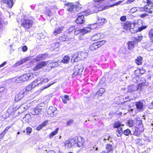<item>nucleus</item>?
Returning a JSON list of instances; mask_svg holds the SVG:
<instances>
[{"instance_id":"obj_12","label":"nucleus","mask_w":153,"mask_h":153,"mask_svg":"<svg viewBox=\"0 0 153 153\" xmlns=\"http://www.w3.org/2000/svg\"><path fill=\"white\" fill-rule=\"evenodd\" d=\"M123 29L126 30H129L131 27H132V25L134 26V24H131L130 22L127 21L125 23H121Z\"/></svg>"},{"instance_id":"obj_10","label":"nucleus","mask_w":153,"mask_h":153,"mask_svg":"<svg viewBox=\"0 0 153 153\" xmlns=\"http://www.w3.org/2000/svg\"><path fill=\"white\" fill-rule=\"evenodd\" d=\"M147 27L146 25H142L138 29L135 27L133 28H131V27L129 29V30L131 33H135L137 31H141L142 30L146 28Z\"/></svg>"},{"instance_id":"obj_58","label":"nucleus","mask_w":153,"mask_h":153,"mask_svg":"<svg viewBox=\"0 0 153 153\" xmlns=\"http://www.w3.org/2000/svg\"><path fill=\"white\" fill-rule=\"evenodd\" d=\"M4 22L2 20V19H1L0 18V33H1V29L2 28V25L3 23Z\"/></svg>"},{"instance_id":"obj_20","label":"nucleus","mask_w":153,"mask_h":153,"mask_svg":"<svg viewBox=\"0 0 153 153\" xmlns=\"http://www.w3.org/2000/svg\"><path fill=\"white\" fill-rule=\"evenodd\" d=\"M30 59V57H26L25 58H24L22 59H21L20 61L16 63L17 65H21L27 61L29 60Z\"/></svg>"},{"instance_id":"obj_39","label":"nucleus","mask_w":153,"mask_h":153,"mask_svg":"<svg viewBox=\"0 0 153 153\" xmlns=\"http://www.w3.org/2000/svg\"><path fill=\"white\" fill-rule=\"evenodd\" d=\"M105 91V90L104 88H101L99 89V90L97 92V94L99 96H101L102 94Z\"/></svg>"},{"instance_id":"obj_33","label":"nucleus","mask_w":153,"mask_h":153,"mask_svg":"<svg viewBox=\"0 0 153 153\" xmlns=\"http://www.w3.org/2000/svg\"><path fill=\"white\" fill-rule=\"evenodd\" d=\"M134 42L130 41L128 43V49L129 50L132 49L134 47Z\"/></svg>"},{"instance_id":"obj_1","label":"nucleus","mask_w":153,"mask_h":153,"mask_svg":"<svg viewBox=\"0 0 153 153\" xmlns=\"http://www.w3.org/2000/svg\"><path fill=\"white\" fill-rule=\"evenodd\" d=\"M91 10H90L88 8V9L81 13H78L77 14L78 18L76 20V22L77 24H82L85 22L84 19V15L87 16L88 15L92 13L90 12Z\"/></svg>"},{"instance_id":"obj_64","label":"nucleus","mask_w":153,"mask_h":153,"mask_svg":"<svg viewBox=\"0 0 153 153\" xmlns=\"http://www.w3.org/2000/svg\"><path fill=\"white\" fill-rule=\"evenodd\" d=\"M64 99H65L67 100H70V98L69 97V96L66 95H65L63 97Z\"/></svg>"},{"instance_id":"obj_57","label":"nucleus","mask_w":153,"mask_h":153,"mask_svg":"<svg viewBox=\"0 0 153 153\" xmlns=\"http://www.w3.org/2000/svg\"><path fill=\"white\" fill-rule=\"evenodd\" d=\"M6 132L4 131H3L0 134V142L1 140L2 139V138L3 137L4 135L6 133Z\"/></svg>"},{"instance_id":"obj_30","label":"nucleus","mask_w":153,"mask_h":153,"mask_svg":"<svg viewBox=\"0 0 153 153\" xmlns=\"http://www.w3.org/2000/svg\"><path fill=\"white\" fill-rule=\"evenodd\" d=\"M134 72L136 74L138 73L137 76H140L141 74H143L145 72V71L143 69H140L135 71Z\"/></svg>"},{"instance_id":"obj_46","label":"nucleus","mask_w":153,"mask_h":153,"mask_svg":"<svg viewBox=\"0 0 153 153\" xmlns=\"http://www.w3.org/2000/svg\"><path fill=\"white\" fill-rule=\"evenodd\" d=\"M65 146L68 147H70L73 146L72 145V144H71V143H70V141L69 140L66 141L65 143Z\"/></svg>"},{"instance_id":"obj_5","label":"nucleus","mask_w":153,"mask_h":153,"mask_svg":"<svg viewBox=\"0 0 153 153\" xmlns=\"http://www.w3.org/2000/svg\"><path fill=\"white\" fill-rule=\"evenodd\" d=\"M144 131L143 125L142 121H140L138 125H137L135 128L134 134L135 135H138L139 134Z\"/></svg>"},{"instance_id":"obj_63","label":"nucleus","mask_w":153,"mask_h":153,"mask_svg":"<svg viewBox=\"0 0 153 153\" xmlns=\"http://www.w3.org/2000/svg\"><path fill=\"white\" fill-rule=\"evenodd\" d=\"M145 7H140L138 8V11H145Z\"/></svg>"},{"instance_id":"obj_32","label":"nucleus","mask_w":153,"mask_h":153,"mask_svg":"<svg viewBox=\"0 0 153 153\" xmlns=\"http://www.w3.org/2000/svg\"><path fill=\"white\" fill-rule=\"evenodd\" d=\"M110 136L108 134H106L105 135L100 137V139L105 142L106 140H109Z\"/></svg>"},{"instance_id":"obj_8","label":"nucleus","mask_w":153,"mask_h":153,"mask_svg":"<svg viewBox=\"0 0 153 153\" xmlns=\"http://www.w3.org/2000/svg\"><path fill=\"white\" fill-rule=\"evenodd\" d=\"M48 61L40 62L33 67V70L34 71H36L38 70L41 69L43 67L45 66L48 64Z\"/></svg>"},{"instance_id":"obj_43","label":"nucleus","mask_w":153,"mask_h":153,"mask_svg":"<svg viewBox=\"0 0 153 153\" xmlns=\"http://www.w3.org/2000/svg\"><path fill=\"white\" fill-rule=\"evenodd\" d=\"M81 29L79 28H75L74 31V34L75 35H77L81 33Z\"/></svg>"},{"instance_id":"obj_38","label":"nucleus","mask_w":153,"mask_h":153,"mask_svg":"<svg viewBox=\"0 0 153 153\" xmlns=\"http://www.w3.org/2000/svg\"><path fill=\"white\" fill-rule=\"evenodd\" d=\"M41 82L38 80V79H37L34 81L31 84V85L33 86V87L35 88L36 86L38 85Z\"/></svg>"},{"instance_id":"obj_11","label":"nucleus","mask_w":153,"mask_h":153,"mask_svg":"<svg viewBox=\"0 0 153 153\" xmlns=\"http://www.w3.org/2000/svg\"><path fill=\"white\" fill-rule=\"evenodd\" d=\"M26 94L25 93L24 91L23 90L20 91L19 93L15 97V100L18 101L19 100L22 99L24 96L25 95H26Z\"/></svg>"},{"instance_id":"obj_56","label":"nucleus","mask_w":153,"mask_h":153,"mask_svg":"<svg viewBox=\"0 0 153 153\" xmlns=\"http://www.w3.org/2000/svg\"><path fill=\"white\" fill-rule=\"evenodd\" d=\"M130 11L131 12L134 13L138 11V8L137 7H133L131 9Z\"/></svg>"},{"instance_id":"obj_52","label":"nucleus","mask_w":153,"mask_h":153,"mask_svg":"<svg viewBox=\"0 0 153 153\" xmlns=\"http://www.w3.org/2000/svg\"><path fill=\"white\" fill-rule=\"evenodd\" d=\"M40 55L41 56V58L42 60H43L45 59L48 56V55L46 53H43Z\"/></svg>"},{"instance_id":"obj_14","label":"nucleus","mask_w":153,"mask_h":153,"mask_svg":"<svg viewBox=\"0 0 153 153\" xmlns=\"http://www.w3.org/2000/svg\"><path fill=\"white\" fill-rule=\"evenodd\" d=\"M28 106L26 104L24 103L22 105H21L17 109V111H16L18 112V111H19L20 109H22V111L21 112H20L19 111L18 112L19 114H22L23 112L26 110Z\"/></svg>"},{"instance_id":"obj_25","label":"nucleus","mask_w":153,"mask_h":153,"mask_svg":"<svg viewBox=\"0 0 153 153\" xmlns=\"http://www.w3.org/2000/svg\"><path fill=\"white\" fill-rule=\"evenodd\" d=\"M23 120L27 123L30 122L31 119V115L29 114H25L24 116L23 117Z\"/></svg>"},{"instance_id":"obj_28","label":"nucleus","mask_w":153,"mask_h":153,"mask_svg":"<svg viewBox=\"0 0 153 153\" xmlns=\"http://www.w3.org/2000/svg\"><path fill=\"white\" fill-rule=\"evenodd\" d=\"M61 62L57 61L53 63H50V66L52 68H54L56 67H57L60 65Z\"/></svg>"},{"instance_id":"obj_4","label":"nucleus","mask_w":153,"mask_h":153,"mask_svg":"<svg viewBox=\"0 0 153 153\" xmlns=\"http://www.w3.org/2000/svg\"><path fill=\"white\" fill-rule=\"evenodd\" d=\"M105 42L106 41H105L102 40L95 42L90 45L89 47V49L90 50L92 51H94L103 45Z\"/></svg>"},{"instance_id":"obj_27","label":"nucleus","mask_w":153,"mask_h":153,"mask_svg":"<svg viewBox=\"0 0 153 153\" xmlns=\"http://www.w3.org/2000/svg\"><path fill=\"white\" fill-rule=\"evenodd\" d=\"M34 88V87H33V86L31 84H30L28 85L25 88H24L23 90V91H24L25 93L27 94L29 91H30L32 88Z\"/></svg>"},{"instance_id":"obj_13","label":"nucleus","mask_w":153,"mask_h":153,"mask_svg":"<svg viewBox=\"0 0 153 153\" xmlns=\"http://www.w3.org/2000/svg\"><path fill=\"white\" fill-rule=\"evenodd\" d=\"M1 3L4 4H6L7 6L10 8H11L13 6V0H0Z\"/></svg>"},{"instance_id":"obj_17","label":"nucleus","mask_w":153,"mask_h":153,"mask_svg":"<svg viewBox=\"0 0 153 153\" xmlns=\"http://www.w3.org/2000/svg\"><path fill=\"white\" fill-rule=\"evenodd\" d=\"M102 35L100 33H97L91 37V40L92 41L97 40L102 37Z\"/></svg>"},{"instance_id":"obj_45","label":"nucleus","mask_w":153,"mask_h":153,"mask_svg":"<svg viewBox=\"0 0 153 153\" xmlns=\"http://www.w3.org/2000/svg\"><path fill=\"white\" fill-rule=\"evenodd\" d=\"M131 132V131L130 130L128 129H127L124 131L123 134L126 136H128L130 134Z\"/></svg>"},{"instance_id":"obj_49","label":"nucleus","mask_w":153,"mask_h":153,"mask_svg":"<svg viewBox=\"0 0 153 153\" xmlns=\"http://www.w3.org/2000/svg\"><path fill=\"white\" fill-rule=\"evenodd\" d=\"M32 128L30 127H28L26 128V131L27 134L29 135L32 132Z\"/></svg>"},{"instance_id":"obj_29","label":"nucleus","mask_w":153,"mask_h":153,"mask_svg":"<svg viewBox=\"0 0 153 153\" xmlns=\"http://www.w3.org/2000/svg\"><path fill=\"white\" fill-rule=\"evenodd\" d=\"M106 148L108 153L113 151V147L112 145L110 144H108L106 145Z\"/></svg>"},{"instance_id":"obj_54","label":"nucleus","mask_w":153,"mask_h":153,"mask_svg":"<svg viewBox=\"0 0 153 153\" xmlns=\"http://www.w3.org/2000/svg\"><path fill=\"white\" fill-rule=\"evenodd\" d=\"M59 43L58 42H56L55 44H53L52 46L54 47V48H56L59 46Z\"/></svg>"},{"instance_id":"obj_7","label":"nucleus","mask_w":153,"mask_h":153,"mask_svg":"<svg viewBox=\"0 0 153 153\" xmlns=\"http://www.w3.org/2000/svg\"><path fill=\"white\" fill-rule=\"evenodd\" d=\"M67 10L69 12L75 13L77 11L78 8L76 5H74L72 3H68L67 4Z\"/></svg>"},{"instance_id":"obj_23","label":"nucleus","mask_w":153,"mask_h":153,"mask_svg":"<svg viewBox=\"0 0 153 153\" xmlns=\"http://www.w3.org/2000/svg\"><path fill=\"white\" fill-rule=\"evenodd\" d=\"M128 91L130 93L133 91H136L137 90V87L134 85H132L130 86H128Z\"/></svg>"},{"instance_id":"obj_19","label":"nucleus","mask_w":153,"mask_h":153,"mask_svg":"<svg viewBox=\"0 0 153 153\" xmlns=\"http://www.w3.org/2000/svg\"><path fill=\"white\" fill-rule=\"evenodd\" d=\"M123 126V125L119 121L115 122L113 124L114 127L117 128L118 130L120 129V128H122V126Z\"/></svg>"},{"instance_id":"obj_48","label":"nucleus","mask_w":153,"mask_h":153,"mask_svg":"<svg viewBox=\"0 0 153 153\" xmlns=\"http://www.w3.org/2000/svg\"><path fill=\"white\" fill-rule=\"evenodd\" d=\"M134 123L132 120H129L128 121V124L130 127H132L134 125Z\"/></svg>"},{"instance_id":"obj_6","label":"nucleus","mask_w":153,"mask_h":153,"mask_svg":"<svg viewBox=\"0 0 153 153\" xmlns=\"http://www.w3.org/2000/svg\"><path fill=\"white\" fill-rule=\"evenodd\" d=\"M33 77V74H27L20 76L19 79L21 81L25 82L27 81L29 79H32Z\"/></svg>"},{"instance_id":"obj_44","label":"nucleus","mask_w":153,"mask_h":153,"mask_svg":"<svg viewBox=\"0 0 153 153\" xmlns=\"http://www.w3.org/2000/svg\"><path fill=\"white\" fill-rule=\"evenodd\" d=\"M34 60L36 62H38L41 60H42L40 55H38L34 59Z\"/></svg>"},{"instance_id":"obj_34","label":"nucleus","mask_w":153,"mask_h":153,"mask_svg":"<svg viewBox=\"0 0 153 153\" xmlns=\"http://www.w3.org/2000/svg\"><path fill=\"white\" fill-rule=\"evenodd\" d=\"M143 58L141 56L138 57L136 59L135 62L138 65H141L142 63V60Z\"/></svg>"},{"instance_id":"obj_55","label":"nucleus","mask_w":153,"mask_h":153,"mask_svg":"<svg viewBox=\"0 0 153 153\" xmlns=\"http://www.w3.org/2000/svg\"><path fill=\"white\" fill-rule=\"evenodd\" d=\"M75 27L74 26H72L70 27L68 29V30L69 32H71L73 31L74 30H75Z\"/></svg>"},{"instance_id":"obj_9","label":"nucleus","mask_w":153,"mask_h":153,"mask_svg":"<svg viewBox=\"0 0 153 153\" xmlns=\"http://www.w3.org/2000/svg\"><path fill=\"white\" fill-rule=\"evenodd\" d=\"M42 108L40 106H37L35 108H32L30 111V113L34 115L38 114L42 111Z\"/></svg>"},{"instance_id":"obj_41","label":"nucleus","mask_w":153,"mask_h":153,"mask_svg":"<svg viewBox=\"0 0 153 153\" xmlns=\"http://www.w3.org/2000/svg\"><path fill=\"white\" fill-rule=\"evenodd\" d=\"M74 123V120L70 119L67 121L66 123L67 126H71Z\"/></svg>"},{"instance_id":"obj_47","label":"nucleus","mask_w":153,"mask_h":153,"mask_svg":"<svg viewBox=\"0 0 153 153\" xmlns=\"http://www.w3.org/2000/svg\"><path fill=\"white\" fill-rule=\"evenodd\" d=\"M149 6H146L145 7V11L149 13H152V10H150L148 8Z\"/></svg>"},{"instance_id":"obj_35","label":"nucleus","mask_w":153,"mask_h":153,"mask_svg":"<svg viewBox=\"0 0 153 153\" xmlns=\"http://www.w3.org/2000/svg\"><path fill=\"white\" fill-rule=\"evenodd\" d=\"M59 129V128H57L54 131H53L50 133L49 135V137L50 138H51L52 137H53V136L57 134L58 132Z\"/></svg>"},{"instance_id":"obj_18","label":"nucleus","mask_w":153,"mask_h":153,"mask_svg":"<svg viewBox=\"0 0 153 153\" xmlns=\"http://www.w3.org/2000/svg\"><path fill=\"white\" fill-rule=\"evenodd\" d=\"M78 139V141H77L76 145L79 147H81L83 145L84 139L81 137H79Z\"/></svg>"},{"instance_id":"obj_31","label":"nucleus","mask_w":153,"mask_h":153,"mask_svg":"<svg viewBox=\"0 0 153 153\" xmlns=\"http://www.w3.org/2000/svg\"><path fill=\"white\" fill-rule=\"evenodd\" d=\"M70 143L72 144V146L74 145L77 143V141H78V139L77 137H75L72 139H70Z\"/></svg>"},{"instance_id":"obj_42","label":"nucleus","mask_w":153,"mask_h":153,"mask_svg":"<svg viewBox=\"0 0 153 153\" xmlns=\"http://www.w3.org/2000/svg\"><path fill=\"white\" fill-rule=\"evenodd\" d=\"M45 13L46 14L49 16H51L53 14L50 9L47 7L46 8Z\"/></svg>"},{"instance_id":"obj_40","label":"nucleus","mask_w":153,"mask_h":153,"mask_svg":"<svg viewBox=\"0 0 153 153\" xmlns=\"http://www.w3.org/2000/svg\"><path fill=\"white\" fill-rule=\"evenodd\" d=\"M149 35L152 43H153V29H151L149 31Z\"/></svg>"},{"instance_id":"obj_26","label":"nucleus","mask_w":153,"mask_h":153,"mask_svg":"<svg viewBox=\"0 0 153 153\" xmlns=\"http://www.w3.org/2000/svg\"><path fill=\"white\" fill-rule=\"evenodd\" d=\"M70 60V58L68 56H65L62 60L61 62H62L63 63L67 64L69 62Z\"/></svg>"},{"instance_id":"obj_60","label":"nucleus","mask_w":153,"mask_h":153,"mask_svg":"<svg viewBox=\"0 0 153 153\" xmlns=\"http://www.w3.org/2000/svg\"><path fill=\"white\" fill-rule=\"evenodd\" d=\"M120 20L122 21H125L126 20V17L125 16H122L120 18Z\"/></svg>"},{"instance_id":"obj_53","label":"nucleus","mask_w":153,"mask_h":153,"mask_svg":"<svg viewBox=\"0 0 153 153\" xmlns=\"http://www.w3.org/2000/svg\"><path fill=\"white\" fill-rule=\"evenodd\" d=\"M105 21H106V20L105 19L102 18L100 19H99L98 20V23H100L102 24L105 22Z\"/></svg>"},{"instance_id":"obj_22","label":"nucleus","mask_w":153,"mask_h":153,"mask_svg":"<svg viewBox=\"0 0 153 153\" xmlns=\"http://www.w3.org/2000/svg\"><path fill=\"white\" fill-rule=\"evenodd\" d=\"M136 108L137 109L141 111L143 107V104L141 102H136Z\"/></svg>"},{"instance_id":"obj_2","label":"nucleus","mask_w":153,"mask_h":153,"mask_svg":"<svg viewBox=\"0 0 153 153\" xmlns=\"http://www.w3.org/2000/svg\"><path fill=\"white\" fill-rule=\"evenodd\" d=\"M34 19L32 17L30 19H21V25L27 29H29L32 26Z\"/></svg>"},{"instance_id":"obj_24","label":"nucleus","mask_w":153,"mask_h":153,"mask_svg":"<svg viewBox=\"0 0 153 153\" xmlns=\"http://www.w3.org/2000/svg\"><path fill=\"white\" fill-rule=\"evenodd\" d=\"M64 27H60L55 29L53 32L54 35H56L58 33H59L63 30Z\"/></svg>"},{"instance_id":"obj_62","label":"nucleus","mask_w":153,"mask_h":153,"mask_svg":"<svg viewBox=\"0 0 153 153\" xmlns=\"http://www.w3.org/2000/svg\"><path fill=\"white\" fill-rule=\"evenodd\" d=\"M27 48L26 45H25L22 47V50L24 52L26 51L27 50Z\"/></svg>"},{"instance_id":"obj_37","label":"nucleus","mask_w":153,"mask_h":153,"mask_svg":"<svg viewBox=\"0 0 153 153\" xmlns=\"http://www.w3.org/2000/svg\"><path fill=\"white\" fill-rule=\"evenodd\" d=\"M68 38L67 35H63L59 37V39L60 41H65L68 40Z\"/></svg>"},{"instance_id":"obj_61","label":"nucleus","mask_w":153,"mask_h":153,"mask_svg":"<svg viewBox=\"0 0 153 153\" xmlns=\"http://www.w3.org/2000/svg\"><path fill=\"white\" fill-rule=\"evenodd\" d=\"M84 35L83 34H82L81 33H80L79 35V36H78L79 39L80 40H83V38L84 36Z\"/></svg>"},{"instance_id":"obj_16","label":"nucleus","mask_w":153,"mask_h":153,"mask_svg":"<svg viewBox=\"0 0 153 153\" xmlns=\"http://www.w3.org/2000/svg\"><path fill=\"white\" fill-rule=\"evenodd\" d=\"M79 52H76L72 56L71 59V62H77L78 61Z\"/></svg>"},{"instance_id":"obj_59","label":"nucleus","mask_w":153,"mask_h":153,"mask_svg":"<svg viewBox=\"0 0 153 153\" xmlns=\"http://www.w3.org/2000/svg\"><path fill=\"white\" fill-rule=\"evenodd\" d=\"M48 122V121L47 120H46L43 122L41 125L42 127H43L47 125Z\"/></svg>"},{"instance_id":"obj_51","label":"nucleus","mask_w":153,"mask_h":153,"mask_svg":"<svg viewBox=\"0 0 153 153\" xmlns=\"http://www.w3.org/2000/svg\"><path fill=\"white\" fill-rule=\"evenodd\" d=\"M143 37L141 35L138 36L134 38V39L138 41H140L142 39Z\"/></svg>"},{"instance_id":"obj_36","label":"nucleus","mask_w":153,"mask_h":153,"mask_svg":"<svg viewBox=\"0 0 153 153\" xmlns=\"http://www.w3.org/2000/svg\"><path fill=\"white\" fill-rule=\"evenodd\" d=\"M116 134L117 137H121L123 134L122 128H120V129L117 130L116 131Z\"/></svg>"},{"instance_id":"obj_50","label":"nucleus","mask_w":153,"mask_h":153,"mask_svg":"<svg viewBox=\"0 0 153 153\" xmlns=\"http://www.w3.org/2000/svg\"><path fill=\"white\" fill-rule=\"evenodd\" d=\"M90 27H88L90 28L91 30L92 29H94L97 27V24L96 23L94 24L93 25H90Z\"/></svg>"},{"instance_id":"obj_15","label":"nucleus","mask_w":153,"mask_h":153,"mask_svg":"<svg viewBox=\"0 0 153 153\" xmlns=\"http://www.w3.org/2000/svg\"><path fill=\"white\" fill-rule=\"evenodd\" d=\"M56 108L55 107L51 106L49 108L48 110V113L51 116H53L54 113L56 111Z\"/></svg>"},{"instance_id":"obj_3","label":"nucleus","mask_w":153,"mask_h":153,"mask_svg":"<svg viewBox=\"0 0 153 153\" xmlns=\"http://www.w3.org/2000/svg\"><path fill=\"white\" fill-rule=\"evenodd\" d=\"M84 68L82 65H77L74 67V73L72 75L73 77L81 74L83 71Z\"/></svg>"},{"instance_id":"obj_21","label":"nucleus","mask_w":153,"mask_h":153,"mask_svg":"<svg viewBox=\"0 0 153 153\" xmlns=\"http://www.w3.org/2000/svg\"><path fill=\"white\" fill-rule=\"evenodd\" d=\"M81 33L85 35L91 31V29L88 27H84L83 28H81Z\"/></svg>"}]
</instances>
